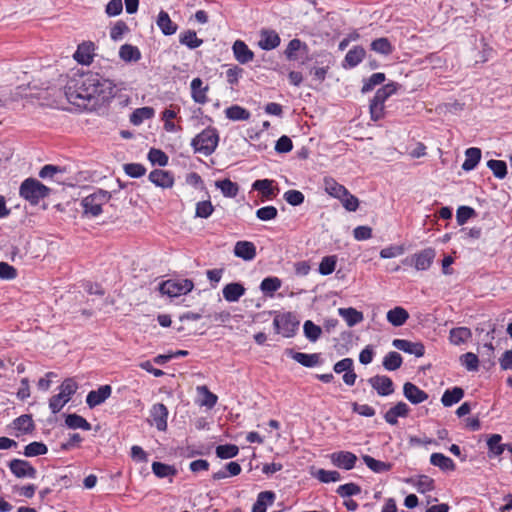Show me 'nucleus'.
Instances as JSON below:
<instances>
[{"mask_svg":"<svg viewBox=\"0 0 512 512\" xmlns=\"http://www.w3.org/2000/svg\"><path fill=\"white\" fill-rule=\"evenodd\" d=\"M91 72L74 74L65 85V96L71 104L80 105L79 100L93 99L95 79Z\"/></svg>","mask_w":512,"mask_h":512,"instance_id":"1","label":"nucleus"},{"mask_svg":"<svg viewBox=\"0 0 512 512\" xmlns=\"http://www.w3.org/2000/svg\"><path fill=\"white\" fill-rule=\"evenodd\" d=\"M111 199L110 192L98 189L87 195L81 200L80 206L83 210V216L86 218H95L102 213L103 205Z\"/></svg>","mask_w":512,"mask_h":512,"instance_id":"2","label":"nucleus"},{"mask_svg":"<svg viewBox=\"0 0 512 512\" xmlns=\"http://www.w3.org/2000/svg\"><path fill=\"white\" fill-rule=\"evenodd\" d=\"M399 88L400 85L398 83L390 82L376 91L369 106L372 120L378 121L384 117L385 101L394 95Z\"/></svg>","mask_w":512,"mask_h":512,"instance_id":"3","label":"nucleus"},{"mask_svg":"<svg viewBox=\"0 0 512 512\" xmlns=\"http://www.w3.org/2000/svg\"><path fill=\"white\" fill-rule=\"evenodd\" d=\"M219 134L216 128L207 127L191 141L194 151L205 156L211 155L217 148Z\"/></svg>","mask_w":512,"mask_h":512,"instance_id":"4","label":"nucleus"},{"mask_svg":"<svg viewBox=\"0 0 512 512\" xmlns=\"http://www.w3.org/2000/svg\"><path fill=\"white\" fill-rule=\"evenodd\" d=\"M78 385L72 378L65 379L59 387V393L49 400V408L53 414L58 413L76 393Z\"/></svg>","mask_w":512,"mask_h":512,"instance_id":"5","label":"nucleus"},{"mask_svg":"<svg viewBox=\"0 0 512 512\" xmlns=\"http://www.w3.org/2000/svg\"><path fill=\"white\" fill-rule=\"evenodd\" d=\"M19 193L21 197L35 205L49 194V188L34 178H28L21 184Z\"/></svg>","mask_w":512,"mask_h":512,"instance_id":"6","label":"nucleus"},{"mask_svg":"<svg viewBox=\"0 0 512 512\" xmlns=\"http://www.w3.org/2000/svg\"><path fill=\"white\" fill-rule=\"evenodd\" d=\"M194 288V283L190 279H169L159 284V291L169 297H178L186 295Z\"/></svg>","mask_w":512,"mask_h":512,"instance_id":"7","label":"nucleus"},{"mask_svg":"<svg viewBox=\"0 0 512 512\" xmlns=\"http://www.w3.org/2000/svg\"><path fill=\"white\" fill-rule=\"evenodd\" d=\"M299 324L300 322L296 315L291 312L277 314L273 320L276 332L287 338L295 335Z\"/></svg>","mask_w":512,"mask_h":512,"instance_id":"8","label":"nucleus"},{"mask_svg":"<svg viewBox=\"0 0 512 512\" xmlns=\"http://www.w3.org/2000/svg\"><path fill=\"white\" fill-rule=\"evenodd\" d=\"M435 256L436 252L433 248H426L410 257H406L402 260V263L413 266L417 271H426L431 267Z\"/></svg>","mask_w":512,"mask_h":512,"instance_id":"9","label":"nucleus"},{"mask_svg":"<svg viewBox=\"0 0 512 512\" xmlns=\"http://www.w3.org/2000/svg\"><path fill=\"white\" fill-rule=\"evenodd\" d=\"M91 75L95 79V85L93 87V98L101 97L102 100H105L113 95V91L115 88V84L109 79L104 78L98 73L91 72Z\"/></svg>","mask_w":512,"mask_h":512,"instance_id":"10","label":"nucleus"},{"mask_svg":"<svg viewBox=\"0 0 512 512\" xmlns=\"http://www.w3.org/2000/svg\"><path fill=\"white\" fill-rule=\"evenodd\" d=\"M8 466L11 473L17 478L34 479L37 475L36 469L26 460L12 459Z\"/></svg>","mask_w":512,"mask_h":512,"instance_id":"11","label":"nucleus"},{"mask_svg":"<svg viewBox=\"0 0 512 512\" xmlns=\"http://www.w3.org/2000/svg\"><path fill=\"white\" fill-rule=\"evenodd\" d=\"M331 463L340 469L351 470L355 467L357 456L350 451H338L329 455Z\"/></svg>","mask_w":512,"mask_h":512,"instance_id":"12","label":"nucleus"},{"mask_svg":"<svg viewBox=\"0 0 512 512\" xmlns=\"http://www.w3.org/2000/svg\"><path fill=\"white\" fill-rule=\"evenodd\" d=\"M369 384L380 396H388L394 392V385L388 376L376 375L368 379Z\"/></svg>","mask_w":512,"mask_h":512,"instance_id":"13","label":"nucleus"},{"mask_svg":"<svg viewBox=\"0 0 512 512\" xmlns=\"http://www.w3.org/2000/svg\"><path fill=\"white\" fill-rule=\"evenodd\" d=\"M168 414L167 407L162 403H156L151 407L150 417L152 423L159 431H165L167 429Z\"/></svg>","mask_w":512,"mask_h":512,"instance_id":"14","label":"nucleus"},{"mask_svg":"<svg viewBox=\"0 0 512 512\" xmlns=\"http://www.w3.org/2000/svg\"><path fill=\"white\" fill-rule=\"evenodd\" d=\"M392 345L405 353L422 357L425 353V347L421 342H411L406 339H394Z\"/></svg>","mask_w":512,"mask_h":512,"instance_id":"15","label":"nucleus"},{"mask_svg":"<svg viewBox=\"0 0 512 512\" xmlns=\"http://www.w3.org/2000/svg\"><path fill=\"white\" fill-rule=\"evenodd\" d=\"M111 393L112 388L110 385H102L97 390H92L88 393L86 403L90 408H94L109 398Z\"/></svg>","mask_w":512,"mask_h":512,"instance_id":"16","label":"nucleus"},{"mask_svg":"<svg viewBox=\"0 0 512 512\" xmlns=\"http://www.w3.org/2000/svg\"><path fill=\"white\" fill-rule=\"evenodd\" d=\"M235 59L240 64H246L253 60L254 52L249 49L247 44L242 40H236L232 46Z\"/></svg>","mask_w":512,"mask_h":512,"instance_id":"17","label":"nucleus"},{"mask_svg":"<svg viewBox=\"0 0 512 512\" xmlns=\"http://www.w3.org/2000/svg\"><path fill=\"white\" fill-rule=\"evenodd\" d=\"M234 255L245 261H251L256 257V246L250 241H238L234 246Z\"/></svg>","mask_w":512,"mask_h":512,"instance_id":"18","label":"nucleus"},{"mask_svg":"<svg viewBox=\"0 0 512 512\" xmlns=\"http://www.w3.org/2000/svg\"><path fill=\"white\" fill-rule=\"evenodd\" d=\"M191 97L194 102L198 104H205L208 101L207 92L209 90L208 85H203V81L200 78H194L190 84Z\"/></svg>","mask_w":512,"mask_h":512,"instance_id":"19","label":"nucleus"},{"mask_svg":"<svg viewBox=\"0 0 512 512\" xmlns=\"http://www.w3.org/2000/svg\"><path fill=\"white\" fill-rule=\"evenodd\" d=\"M404 396L412 403L419 404L427 400L428 395L425 391L418 388L411 382H406L403 386Z\"/></svg>","mask_w":512,"mask_h":512,"instance_id":"20","label":"nucleus"},{"mask_svg":"<svg viewBox=\"0 0 512 512\" xmlns=\"http://www.w3.org/2000/svg\"><path fill=\"white\" fill-rule=\"evenodd\" d=\"M366 55V51L362 46H354L351 48L347 54L345 55L344 61H343V68H354L358 64L362 62Z\"/></svg>","mask_w":512,"mask_h":512,"instance_id":"21","label":"nucleus"},{"mask_svg":"<svg viewBox=\"0 0 512 512\" xmlns=\"http://www.w3.org/2000/svg\"><path fill=\"white\" fill-rule=\"evenodd\" d=\"M149 180L161 188H171L174 184V178L171 173L160 169L151 171Z\"/></svg>","mask_w":512,"mask_h":512,"instance_id":"22","label":"nucleus"},{"mask_svg":"<svg viewBox=\"0 0 512 512\" xmlns=\"http://www.w3.org/2000/svg\"><path fill=\"white\" fill-rule=\"evenodd\" d=\"M409 407L405 402H398L395 406L391 407L384 415V419L390 425L398 423V417H407L409 414Z\"/></svg>","mask_w":512,"mask_h":512,"instance_id":"23","label":"nucleus"},{"mask_svg":"<svg viewBox=\"0 0 512 512\" xmlns=\"http://www.w3.org/2000/svg\"><path fill=\"white\" fill-rule=\"evenodd\" d=\"M94 44L92 42L81 43L75 54L74 59L84 65H89L93 60Z\"/></svg>","mask_w":512,"mask_h":512,"instance_id":"24","label":"nucleus"},{"mask_svg":"<svg viewBox=\"0 0 512 512\" xmlns=\"http://www.w3.org/2000/svg\"><path fill=\"white\" fill-rule=\"evenodd\" d=\"M245 292V287L238 282L229 283L222 290L223 297L228 302H237Z\"/></svg>","mask_w":512,"mask_h":512,"instance_id":"25","label":"nucleus"},{"mask_svg":"<svg viewBox=\"0 0 512 512\" xmlns=\"http://www.w3.org/2000/svg\"><path fill=\"white\" fill-rule=\"evenodd\" d=\"M280 44L279 35L273 30H262L258 45L263 50L275 49Z\"/></svg>","mask_w":512,"mask_h":512,"instance_id":"26","label":"nucleus"},{"mask_svg":"<svg viewBox=\"0 0 512 512\" xmlns=\"http://www.w3.org/2000/svg\"><path fill=\"white\" fill-rule=\"evenodd\" d=\"M324 189L329 195L338 199H342L344 195L348 194V190L332 177L324 178Z\"/></svg>","mask_w":512,"mask_h":512,"instance_id":"27","label":"nucleus"},{"mask_svg":"<svg viewBox=\"0 0 512 512\" xmlns=\"http://www.w3.org/2000/svg\"><path fill=\"white\" fill-rule=\"evenodd\" d=\"M387 321L395 327L405 324L409 318V313L400 306H397L387 312Z\"/></svg>","mask_w":512,"mask_h":512,"instance_id":"28","label":"nucleus"},{"mask_svg":"<svg viewBox=\"0 0 512 512\" xmlns=\"http://www.w3.org/2000/svg\"><path fill=\"white\" fill-rule=\"evenodd\" d=\"M338 314L345 320L349 327L355 326L364 319L363 313L352 307L339 308Z\"/></svg>","mask_w":512,"mask_h":512,"instance_id":"29","label":"nucleus"},{"mask_svg":"<svg viewBox=\"0 0 512 512\" xmlns=\"http://www.w3.org/2000/svg\"><path fill=\"white\" fill-rule=\"evenodd\" d=\"M430 463L442 471H454L456 469L454 461L442 453H432Z\"/></svg>","mask_w":512,"mask_h":512,"instance_id":"30","label":"nucleus"},{"mask_svg":"<svg viewBox=\"0 0 512 512\" xmlns=\"http://www.w3.org/2000/svg\"><path fill=\"white\" fill-rule=\"evenodd\" d=\"M481 160V150L476 147L468 148L465 151V161L462 164L464 171H471L476 168Z\"/></svg>","mask_w":512,"mask_h":512,"instance_id":"31","label":"nucleus"},{"mask_svg":"<svg viewBox=\"0 0 512 512\" xmlns=\"http://www.w3.org/2000/svg\"><path fill=\"white\" fill-rule=\"evenodd\" d=\"M156 23L164 35H173L177 31V24H175L170 19L168 13L163 10L159 12Z\"/></svg>","mask_w":512,"mask_h":512,"instance_id":"32","label":"nucleus"},{"mask_svg":"<svg viewBox=\"0 0 512 512\" xmlns=\"http://www.w3.org/2000/svg\"><path fill=\"white\" fill-rule=\"evenodd\" d=\"M472 337V332L467 327H457L450 330L449 340L453 345L466 343Z\"/></svg>","mask_w":512,"mask_h":512,"instance_id":"33","label":"nucleus"},{"mask_svg":"<svg viewBox=\"0 0 512 512\" xmlns=\"http://www.w3.org/2000/svg\"><path fill=\"white\" fill-rule=\"evenodd\" d=\"M274 498L275 494L272 491L260 492L253 505L252 512H266L267 506L273 503Z\"/></svg>","mask_w":512,"mask_h":512,"instance_id":"34","label":"nucleus"},{"mask_svg":"<svg viewBox=\"0 0 512 512\" xmlns=\"http://www.w3.org/2000/svg\"><path fill=\"white\" fill-rule=\"evenodd\" d=\"M291 358L305 367H314L319 363V354H306L302 352L289 351Z\"/></svg>","mask_w":512,"mask_h":512,"instance_id":"35","label":"nucleus"},{"mask_svg":"<svg viewBox=\"0 0 512 512\" xmlns=\"http://www.w3.org/2000/svg\"><path fill=\"white\" fill-rule=\"evenodd\" d=\"M464 396V390L460 387H454L453 389H447L442 397L441 402L445 407H450L458 403Z\"/></svg>","mask_w":512,"mask_h":512,"instance_id":"36","label":"nucleus"},{"mask_svg":"<svg viewBox=\"0 0 512 512\" xmlns=\"http://www.w3.org/2000/svg\"><path fill=\"white\" fill-rule=\"evenodd\" d=\"M370 48L375 53L384 56L390 55L394 50L391 42L386 37H381L373 40L370 44Z\"/></svg>","mask_w":512,"mask_h":512,"instance_id":"37","label":"nucleus"},{"mask_svg":"<svg viewBox=\"0 0 512 512\" xmlns=\"http://www.w3.org/2000/svg\"><path fill=\"white\" fill-rule=\"evenodd\" d=\"M119 56L125 62H136L141 58V53L136 46L124 44L120 47Z\"/></svg>","mask_w":512,"mask_h":512,"instance_id":"38","label":"nucleus"},{"mask_svg":"<svg viewBox=\"0 0 512 512\" xmlns=\"http://www.w3.org/2000/svg\"><path fill=\"white\" fill-rule=\"evenodd\" d=\"M13 427L15 430L22 434H27L33 431L34 423L31 415H21L13 421Z\"/></svg>","mask_w":512,"mask_h":512,"instance_id":"39","label":"nucleus"},{"mask_svg":"<svg viewBox=\"0 0 512 512\" xmlns=\"http://www.w3.org/2000/svg\"><path fill=\"white\" fill-rule=\"evenodd\" d=\"M155 114V111L152 107H142L138 108L132 112L130 116V121L134 125H140L143 121L151 119Z\"/></svg>","mask_w":512,"mask_h":512,"instance_id":"40","label":"nucleus"},{"mask_svg":"<svg viewBox=\"0 0 512 512\" xmlns=\"http://www.w3.org/2000/svg\"><path fill=\"white\" fill-rule=\"evenodd\" d=\"M65 423L71 429L91 430V424L85 418L77 414L67 415Z\"/></svg>","mask_w":512,"mask_h":512,"instance_id":"41","label":"nucleus"},{"mask_svg":"<svg viewBox=\"0 0 512 512\" xmlns=\"http://www.w3.org/2000/svg\"><path fill=\"white\" fill-rule=\"evenodd\" d=\"M362 459L367 467L375 473H383L389 471L392 467L390 463L376 460L369 455H364Z\"/></svg>","mask_w":512,"mask_h":512,"instance_id":"42","label":"nucleus"},{"mask_svg":"<svg viewBox=\"0 0 512 512\" xmlns=\"http://www.w3.org/2000/svg\"><path fill=\"white\" fill-rule=\"evenodd\" d=\"M225 115L228 119L233 121L248 120L250 118V112L238 105H233L225 110Z\"/></svg>","mask_w":512,"mask_h":512,"instance_id":"43","label":"nucleus"},{"mask_svg":"<svg viewBox=\"0 0 512 512\" xmlns=\"http://www.w3.org/2000/svg\"><path fill=\"white\" fill-rule=\"evenodd\" d=\"M419 493H426L434 489V480L427 475H421L416 480H408Z\"/></svg>","mask_w":512,"mask_h":512,"instance_id":"44","label":"nucleus"},{"mask_svg":"<svg viewBox=\"0 0 512 512\" xmlns=\"http://www.w3.org/2000/svg\"><path fill=\"white\" fill-rule=\"evenodd\" d=\"M179 41L190 49L198 48L203 43V41L197 37L196 32L192 30L181 33Z\"/></svg>","mask_w":512,"mask_h":512,"instance_id":"45","label":"nucleus"},{"mask_svg":"<svg viewBox=\"0 0 512 512\" xmlns=\"http://www.w3.org/2000/svg\"><path fill=\"white\" fill-rule=\"evenodd\" d=\"M272 183L273 181L269 179L256 180L253 183L252 188L254 190L261 192L264 197L272 198L273 196H275V191L274 188L272 187Z\"/></svg>","mask_w":512,"mask_h":512,"instance_id":"46","label":"nucleus"},{"mask_svg":"<svg viewBox=\"0 0 512 512\" xmlns=\"http://www.w3.org/2000/svg\"><path fill=\"white\" fill-rule=\"evenodd\" d=\"M402 365V356L395 351L389 352L383 359V367L388 371H394Z\"/></svg>","mask_w":512,"mask_h":512,"instance_id":"47","label":"nucleus"},{"mask_svg":"<svg viewBox=\"0 0 512 512\" xmlns=\"http://www.w3.org/2000/svg\"><path fill=\"white\" fill-rule=\"evenodd\" d=\"M303 331L305 337L311 342H316L322 334L321 327L314 324L311 320L304 322Z\"/></svg>","mask_w":512,"mask_h":512,"instance_id":"48","label":"nucleus"},{"mask_svg":"<svg viewBox=\"0 0 512 512\" xmlns=\"http://www.w3.org/2000/svg\"><path fill=\"white\" fill-rule=\"evenodd\" d=\"M215 184L225 197L233 198L238 194V185L232 182L230 179L220 180Z\"/></svg>","mask_w":512,"mask_h":512,"instance_id":"49","label":"nucleus"},{"mask_svg":"<svg viewBox=\"0 0 512 512\" xmlns=\"http://www.w3.org/2000/svg\"><path fill=\"white\" fill-rule=\"evenodd\" d=\"M152 471L158 478H166L176 474V470L173 466L162 462H153Z\"/></svg>","mask_w":512,"mask_h":512,"instance_id":"50","label":"nucleus"},{"mask_svg":"<svg viewBox=\"0 0 512 512\" xmlns=\"http://www.w3.org/2000/svg\"><path fill=\"white\" fill-rule=\"evenodd\" d=\"M386 79V76L382 72L372 74L368 79L364 81L361 92L367 93L374 89L375 86L382 84Z\"/></svg>","mask_w":512,"mask_h":512,"instance_id":"51","label":"nucleus"},{"mask_svg":"<svg viewBox=\"0 0 512 512\" xmlns=\"http://www.w3.org/2000/svg\"><path fill=\"white\" fill-rule=\"evenodd\" d=\"M239 448L234 444L219 445L216 447V455L220 459H230L238 455Z\"/></svg>","mask_w":512,"mask_h":512,"instance_id":"52","label":"nucleus"},{"mask_svg":"<svg viewBox=\"0 0 512 512\" xmlns=\"http://www.w3.org/2000/svg\"><path fill=\"white\" fill-rule=\"evenodd\" d=\"M314 477L322 483L337 482L341 480V475L336 470L319 469L314 474Z\"/></svg>","mask_w":512,"mask_h":512,"instance_id":"53","label":"nucleus"},{"mask_svg":"<svg viewBox=\"0 0 512 512\" xmlns=\"http://www.w3.org/2000/svg\"><path fill=\"white\" fill-rule=\"evenodd\" d=\"M48 452L47 446L42 442H32L25 446L24 455L26 457H35L44 455Z\"/></svg>","mask_w":512,"mask_h":512,"instance_id":"54","label":"nucleus"},{"mask_svg":"<svg viewBox=\"0 0 512 512\" xmlns=\"http://www.w3.org/2000/svg\"><path fill=\"white\" fill-rule=\"evenodd\" d=\"M488 168L493 172V175L498 179H503L507 175V165L502 160H489L487 162Z\"/></svg>","mask_w":512,"mask_h":512,"instance_id":"55","label":"nucleus"},{"mask_svg":"<svg viewBox=\"0 0 512 512\" xmlns=\"http://www.w3.org/2000/svg\"><path fill=\"white\" fill-rule=\"evenodd\" d=\"M501 439V435L492 434L487 440L488 449L495 456H500L505 450V445L500 443Z\"/></svg>","mask_w":512,"mask_h":512,"instance_id":"56","label":"nucleus"},{"mask_svg":"<svg viewBox=\"0 0 512 512\" xmlns=\"http://www.w3.org/2000/svg\"><path fill=\"white\" fill-rule=\"evenodd\" d=\"M281 287V280L277 277H267L262 280L260 289L265 294L272 295Z\"/></svg>","mask_w":512,"mask_h":512,"instance_id":"57","label":"nucleus"},{"mask_svg":"<svg viewBox=\"0 0 512 512\" xmlns=\"http://www.w3.org/2000/svg\"><path fill=\"white\" fill-rule=\"evenodd\" d=\"M336 263V256L333 255L324 257L319 264V273L322 275L331 274L335 270Z\"/></svg>","mask_w":512,"mask_h":512,"instance_id":"58","label":"nucleus"},{"mask_svg":"<svg viewBox=\"0 0 512 512\" xmlns=\"http://www.w3.org/2000/svg\"><path fill=\"white\" fill-rule=\"evenodd\" d=\"M278 215V210L274 206H264L256 211V217L261 221L274 220Z\"/></svg>","mask_w":512,"mask_h":512,"instance_id":"59","label":"nucleus"},{"mask_svg":"<svg viewBox=\"0 0 512 512\" xmlns=\"http://www.w3.org/2000/svg\"><path fill=\"white\" fill-rule=\"evenodd\" d=\"M337 494L341 497H350L354 495H358L361 492V487L355 483H346L340 485L337 490Z\"/></svg>","mask_w":512,"mask_h":512,"instance_id":"60","label":"nucleus"},{"mask_svg":"<svg viewBox=\"0 0 512 512\" xmlns=\"http://www.w3.org/2000/svg\"><path fill=\"white\" fill-rule=\"evenodd\" d=\"M404 252L405 248L403 245H390L380 251V257L383 259L395 258L403 255Z\"/></svg>","mask_w":512,"mask_h":512,"instance_id":"61","label":"nucleus"},{"mask_svg":"<svg viewBox=\"0 0 512 512\" xmlns=\"http://www.w3.org/2000/svg\"><path fill=\"white\" fill-rule=\"evenodd\" d=\"M284 200L292 205V206H299L304 202V194L301 191L298 190H288L283 195Z\"/></svg>","mask_w":512,"mask_h":512,"instance_id":"62","label":"nucleus"},{"mask_svg":"<svg viewBox=\"0 0 512 512\" xmlns=\"http://www.w3.org/2000/svg\"><path fill=\"white\" fill-rule=\"evenodd\" d=\"M461 363L468 371H476L479 366V360L476 354L467 352L460 357Z\"/></svg>","mask_w":512,"mask_h":512,"instance_id":"63","label":"nucleus"},{"mask_svg":"<svg viewBox=\"0 0 512 512\" xmlns=\"http://www.w3.org/2000/svg\"><path fill=\"white\" fill-rule=\"evenodd\" d=\"M148 159L152 164L159 166H166L168 163V156L160 149L152 148L148 153Z\"/></svg>","mask_w":512,"mask_h":512,"instance_id":"64","label":"nucleus"}]
</instances>
